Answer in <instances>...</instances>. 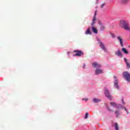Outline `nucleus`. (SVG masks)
I'll return each mask as SVG.
<instances>
[{
  "label": "nucleus",
  "mask_w": 130,
  "mask_h": 130,
  "mask_svg": "<svg viewBox=\"0 0 130 130\" xmlns=\"http://www.w3.org/2000/svg\"><path fill=\"white\" fill-rule=\"evenodd\" d=\"M120 26L122 28H124L125 30H128L130 31V27L128 26V23L125 20H121L120 21Z\"/></svg>",
  "instance_id": "obj_1"
},
{
  "label": "nucleus",
  "mask_w": 130,
  "mask_h": 130,
  "mask_svg": "<svg viewBox=\"0 0 130 130\" xmlns=\"http://www.w3.org/2000/svg\"><path fill=\"white\" fill-rule=\"evenodd\" d=\"M74 53L76 52V53L73 55V56H82L84 54L83 51L79 50H76L74 51Z\"/></svg>",
  "instance_id": "obj_2"
},
{
  "label": "nucleus",
  "mask_w": 130,
  "mask_h": 130,
  "mask_svg": "<svg viewBox=\"0 0 130 130\" xmlns=\"http://www.w3.org/2000/svg\"><path fill=\"white\" fill-rule=\"evenodd\" d=\"M110 105L111 106H113V107H115V108H117L118 109L119 108H123L121 104H117L113 102L110 103Z\"/></svg>",
  "instance_id": "obj_3"
},
{
  "label": "nucleus",
  "mask_w": 130,
  "mask_h": 130,
  "mask_svg": "<svg viewBox=\"0 0 130 130\" xmlns=\"http://www.w3.org/2000/svg\"><path fill=\"white\" fill-rule=\"evenodd\" d=\"M115 81H114V87L116 88V89H119V86L118 85V81L117 80V78H116V76H114L113 77Z\"/></svg>",
  "instance_id": "obj_4"
},
{
  "label": "nucleus",
  "mask_w": 130,
  "mask_h": 130,
  "mask_svg": "<svg viewBox=\"0 0 130 130\" xmlns=\"http://www.w3.org/2000/svg\"><path fill=\"white\" fill-rule=\"evenodd\" d=\"M105 94L107 98L109 99H111V95H110V93H109V91L107 89L105 90Z\"/></svg>",
  "instance_id": "obj_5"
},
{
  "label": "nucleus",
  "mask_w": 130,
  "mask_h": 130,
  "mask_svg": "<svg viewBox=\"0 0 130 130\" xmlns=\"http://www.w3.org/2000/svg\"><path fill=\"white\" fill-rule=\"evenodd\" d=\"M92 66L93 68H100V67H101V66L99 63L96 62H92Z\"/></svg>",
  "instance_id": "obj_6"
},
{
  "label": "nucleus",
  "mask_w": 130,
  "mask_h": 130,
  "mask_svg": "<svg viewBox=\"0 0 130 130\" xmlns=\"http://www.w3.org/2000/svg\"><path fill=\"white\" fill-rule=\"evenodd\" d=\"M103 71L101 69H96L95 70V75H100V74H103Z\"/></svg>",
  "instance_id": "obj_7"
},
{
  "label": "nucleus",
  "mask_w": 130,
  "mask_h": 130,
  "mask_svg": "<svg viewBox=\"0 0 130 130\" xmlns=\"http://www.w3.org/2000/svg\"><path fill=\"white\" fill-rule=\"evenodd\" d=\"M116 55H117V56H120V57H122V53H121V52L120 51L118 50L115 52Z\"/></svg>",
  "instance_id": "obj_8"
},
{
  "label": "nucleus",
  "mask_w": 130,
  "mask_h": 130,
  "mask_svg": "<svg viewBox=\"0 0 130 130\" xmlns=\"http://www.w3.org/2000/svg\"><path fill=\"white\" fill-rule=\"evenodd\" d=\"M100 46L103 49V50H104V51H106V48H105V46H104V44H103V43H100Z\"/></svg>",
  "instance_id": "obj_9"
},
{
  "label": "nucleus",
  "mask_w": 130,
  "mask_h": 130,
  "mask_svg": "<svg viewBox=\"0 0 130 130\" xmlns=\"http://www.w3.org/2000/svg\"><path fill=\"white\" fill-rule=\"evenodd\" d=\"M124 61L126 64V67L128 68V69L130 68V63L128 61V60H127V59H126V58H124Z\"/></svg>",
  "instance_id": "obj_10"
},
{
  "label": "nucleus",
  "mask_w": 130,
  "mask_h": 130,
  "mask_svg": "<svg viewBox=\"0 0 130 130\" xmlns=\"http://www.w3.org/2000/svg\"><path fill=\"white\" fill-rule=\"evenodd\" d=\"M91 29L93 33H95V34H97V33H98V30H97V28H96L95 27L92 26Z\"/></svg>",
  "instance_id": "obj_11"
},
{
  "label": "nucleus",
  "mask_w": 130,
  "mask_h": 130,
  "mask_svg": "<svg viewBox=\"0 0 130 130\" xmlns=\"http://www.w3.org/2000/svg\"><path fill=\"white\" fill-rule=\"evenodd\" d=\"M117 39L120 41L121 47L123 46V43L122 42V39L120 37H118Z\"/></svg>",
  "instance_id": "obj_12"
},
{
  "label": "nucleus",
  "mask_w": 130,
  "mask_h": 130,
  "mask_svg": "<svg viewBox=\"0 0 130 130\" xmlns=\"http://www.w3.org/2000/svg\"><path fill=\"white\" fill-rule=\"evenodd\" d=\"M85 34L86 35H91L92 34V32H91V31H90V27H88L87 28V29L85 31Z\"/></svg>",
  "instance_id": "obj_13"
},
{
  "label": "nucleus",
  "mask_w": 130,
  "mask_h": 130,
  "mask_svg": "<svg viewBox=\"0 0 130 130\" xmlns=\"http://www.w3.org/2000/svg\"><path fill=\"white\" fill-rule=\"evenodd\" d=\"M121 50L125 54H128V51L125 48H122Z\"/></svg>",
  "instance_id": "obj_14"
},
{
  "label": "nucleus",
  "mask_w": 130,
  "mask_h": 130,
  "mask_svg": "<svg viewBox=\"0 0 130 130\" xmlns=\"http://www.w3.org/2000/svg\"><path fill=\"white\" fill-rule=\"evenodd\" d=\"M96 21V17H93L92 19V22L91 23V25L93 27L94 26V24H95V22Z\"/></svg>",
  "instance_id": "obj_15"
},
{
  "label": "nucleus",
  "mask_w": 130,
  "mask_h": 130,
  "mask_svg": "<svg viewBox=\"0 0 130 130\" xmlns=\"http://www.w3.org/2000/svg\"><path fill=\"white\" fill-rule=\"evenodd\" d=\"M93 102H94V103H98V102H100V101H101V100H99L98 99H93Z\"/></svg>",
  "instance_id": "obj_16"
},
{
  "label": "nucleus",
  "mask_w": 130,
  "mask_h": 130,
  "mask_svg": "<svg viewBox=\"0 0 130 130\" xmlns=\"http://www.w3.org/2000/svg\"><path fill=\"white\" fill-rule=\"evenodd\" d=\"M115 128L116 130H119L118 129V125L117 124V123H115Z\"/></svg>",
  "instance_id": "obj_17"
},
{
  "label": "nucleus",
  "mask_w": 130,
  "mask_h": 130,
  "mask_svg": "<svg viewBox=\"0 0 130 130\" xmlns=\"http://www.w3.org/2000/svg\"><path fill=\"white\" fill-rule=\"evenodd\" d=\"M115 114L116 115V116H118L119 115V111H116L115 112Z\"/></svg>",
  "instance_id": "obj_18"
},
{
  "label": "nucleus",
  "mask_w": 130,
  "mask_h": 130,
  "mask_svg": "<svg viewBox=\"0 0 130 130\" xmlns=\"http://www.w3.org/2000/svg\"><path fill=\"white\" fill-rule=\"evenodd\" d=\"M88 115H89V113H86L85 114V116L84 117V118H85V119L88 118Z\"/></svg>",
  "instance_id": "obj_19"
},
{
  "label": "nucleus",
  "mask_w": 130,
  "mask_h": 130,
  "mask_svg": "<svg viewBox=\"0 0 130 130\" xmlns=\"http://www.w3.org/2000/svg\"><path fill=\"white\" fill-rule=\"evenodd\" d=\"M105 29V26L104 25H102L101 26V30H104Z\"/></svg>",
  "instance_id": "obj_20"
},
{
  "label": "nucleus",
  "mask_w": 130,
  "mask_h": 130,
  "mask_svg": "<svg viewBox=\"0 0 130 130\" xmlns=\"http://www.w3.org/2000/svg\"><path fill=\"white\" fill-rule=\"evenodd\" d=\"M122 3H123L124 4H125V3H127V0H121Z\"/></svg>",
  "instance_id": "obj_21"
},
{
  "label": "nucleus",
  "mask_w": 130,
  "mask_h": 130,
  "mask_svg": "<svg viewBox=\"0 0 130 130\" xmlns=\"http://www.w3.org/2000/svg\"><path fill=\"white\" fill-rule=\"evenodd\" d=\"M96 15H97V13H96V11H95V13H94V16H93V17H94L95 18H96Z\"/></svg>",
  "instance_id": "obj_22"
},
{
  "label": "nucleus",
  "mask_w": 130,
  "mask_h": 130,
  "mask_svg": "<svg viewBox=\"0 0 130 130\" xmlns=\"http://www.w3.org/2000/svg\"><path fill=\"white\" fill-rule=\"evenodd\" d=\"M124 110L126 111V112H127V114H128V112H127V110L126 109V108H124Z\"/></svg>",
  "instance_id": "obj_23"
},
{
  "label": "nucleus",
  "mask_w": 130,
  "mask_h": 130,
  "mask_svg": "<svg viewBox=\"0 0 130 130\" xmlns=\"http://www.w3.org/2000/svg\"><path fill=\"white\" fill-rule=\"evenodd\" d=\"M122 103L123 104H125V103H124V101H123V99H122Z\"/></svg>",
  "instance_id": "obj_24"
},
{
  "label": "nucleus",
  "mask_w": 130,
  "mask_h": 130,
  "mask_svg": "<svg viewBox=\"0 0 130 130\" xmlns=\"http://www.w3.org/2000/svg\"><path fill=\"white\" fill-rule=\"evenodd\" d=\"M104 6H105V4H103V5L101 6L102 9L103 8V7H104Z\"/></svg>",
  "instance_id": "obj_25"
},
{
  "label": "nucleus",
  "mask_w": 130,
  "mask_h": 130,
  "mask_svg": "<svg viewBox=\"0 0 130 130\" xmlns=\"http://www.w3.org/2000/svg\"><path fill=\"white\" fill-rule=\"evenodd\" d=\"M82 100H85V101H88V99H83Z\"/></svg>",
  "instance_id": "obj_26"
},
{
  "label": "nucleus",
  "mask_w": 130,
  "mask_h": 130,
  "mask_svg": "<svg viewBox=\"0 0 130 130\" xmlns=\"http://www.w3.org/2000/svg\"><path fill=\"white\" fill-rule=\"evenodd\" d=\"M107 109H108V110L109 111H110V109H109V107H107Z\"/></svg>",
  "instance_id": "obj_27"
},
{
  "label": "nucleus",
  "mask_w": 130,
  "mask_h": 130,
  "mask_svg": "<svg viewBox=\"0 0 130 130\" xmlns=\"http://www.w3.org/2000/svg\"><path fill=\"white\" fill-rule=\"evenodd\" d=\"M85 67H86V65L84 64V65L83 66V69H85Z\"/></svg>",
  "instance_id": "obj_28"
},
{
  "label": "nucleus",
  "mask_w": 130,
  "mask_h": 130,
  "mask_svg": "<svg viewBox=\"0 0 130 130\" xmlns=\"http://www.w3.org/2000/svg\"><path fill=\"white\" fill-rule=\"evenodd\" d=\"M70 53H71V52H68V54H70Z\"/></svg>",
  "instance_id": "obj_29"
}]
</instances>
